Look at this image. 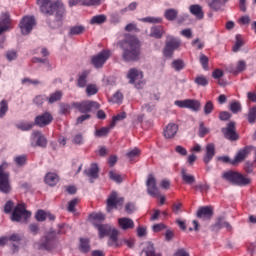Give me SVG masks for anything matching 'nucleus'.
Listing matches in <instances>:
<instances>
[{
	"label": "nucleus",
	"instance_id": "obj_1",
	"mask_svg": "<svg viewBox=\"0 0 256 256\" xmlns=\"http://www.w3.org/2000/svg\"><path fill=\"white\" fill-rule=\"evenodd\" d=\"M37 4L40 7L43 15H50L46 23L50 29H59L63 27V19L65 18V5L61 1L51 2V0H37Z\"/></svg>",
	"mask_w": 256,
	"mask_h": 256
},
{
	"label": "nucleus",
	"instance_id": "obj_2",
	"mask_svg": "<svg viewBox=\"0 0 256 256\" xmlns=\"http://www.w3.org/2000/svg\"><path fill=\"white\" fill-rule=\"evenodd\" d=\"M118 46L122 50V60L125 63L141 61V41L136 37L119 41Z\"/></svg>",
	"mask_w": 256,
	"mask_h": 256
},
{
	"label": "nucleus",
	"instance_id": "obj_3",
	"mask_svg": "<svg viewBox=\"0 0 256 256\" xmlns=\"http://www.w3.org/2000/svg\"><path fill=\"white\" fill-rule=\"evenodd\" d=\"M222 179L230 183V185H238V187H245L251 183V179L246 178L241 173L233 170L224 172Z\"/></svg>",
	"mask_w": 256,
	"mask_h": 256
},
{
	"label": "nucleus",
	"instance_id": "obj_4",
	"mask_svg": "<svg viewBox=\"0 0 256 256\" xmlns=\"http://www.w3.org/2000/svg\"><path fill=\"white\" fill-rule=\"evenodd\" d=\"M31 217V212L25 208V204H17L10 216L13 223H27V220Z\"/></svg>",
	"mask_w": 256,
	"mask_h": 256
},
{
	"label": "nucleus",
	"instance_id": "obj_5",
	"mask_svg": "<svg viewBox=\"0 0 256 256\" xmlns=\"http://www.w3.org/2000/svg\"><path fill=\"white\" fill-rule=\"evenodd\" d=\"M7 167H9L7 162H3L0 165V193H4L5 195H9L13 190V187H11V181L9 180V172H5Z\"/></svg>",
	"mask_w": 256,
	"mask_h": 256
},
{
	"label": "nucleus",
	"instance_id": "obj_6",
	"mask_svg": "<svg viewBox=\"0 0 256 256\" xmlns=\"http://www.w3.org/2000/svg\"><path fill=\"white\" fill-rule=\"evenodd\" d=\"M57 240V233L50 231L42 236L37 243L40 251H53L55 249V241Z\"/></svg>",
	"mask_w": 256,
	"mask_h": 256
},
{
	"label": "nucleus",
	"instance_id": "obj_7",
	"mask_svg": "<svg viewBox=\"0 0 256 256\" xmlns=\"http://www.w3.org/2000/svg\"><path fill=\"white\" fill-rule=\"evenodd\" d=\"M181 47V39L175 36L168 35L166 37L165 46L163 49L164 57L171 58L177 49Z\"/></svg>",
	"mask_w": 256,
	"mask_h": 256
},
{
	"label": "nucleus",
	"instance_id": "obj_8",
	"mask_svg": "<svg viewBox=\"0 0 256 256\" xmlns=\"http://www.w3.org/2000/svg\"><path fill=\"white\" fill-rule=\"evenodd\" d=\"M72 107L77 109L79 113H91V111H97L101 105L97 101L85 100L82 102H73Z\"/></svg>",
	"mask_w": 256,
	"mask_h": 256
},
{
	"label": "nucleus",
	"instance_id": "obj_9",
	"mask_svg": "<svg viewBox=\"0 0 256 256\" xmlns=\"http://www.w3.org/2000/svg\"><path fill=\"white\" fill-rule=\"evenodd\" d=\"M221 133L227 141H239V133H237L235 121H230L226 124V127L221 128Z\"/></svg>",
	"mask_w": 256,
	"mask_h": 256
},
{
	"label": "nucleus",
	"instance_id": "obj_10",
	"mask_svg": "<svg viewBox=\"0 0 256 256\" xmlns=\"http://www.w3.org/2000/svg\"><path fill=\"white\" fill-rule=\"evenodd\" d=\"M174 105L180 107V109H190V111H194V113L201 111V101L196 99L176 100Z\"/></svg>",
	"mask_w": 256,
	"mask_h": 256
},
{
	"label": "nucleus",
	"instance_id": "obj_11",
	"mask_svg": "<svg viewBox=\"0 0 256 256\" xmlns=\"http://www.w3.org/2000/svg\"><path fill=\"white\" fill-rule=\"evenodd\" d=\"M111 57V53L108 50H102L97 55L92 56L91 58V64L95 69H101L103 68V65L107 63V60Z\"/></svg>",
	"mask_w": 256,
	"mask_h": 256
},
{
	"label": "nucleus",
	"instance_id": "obj_12",
	"mask_svg": "<svg viewBox=\"0 0 256 256\" xmlns=\"http://www.w3.org/2000/svg\"><path fill=\"white\" fill-rule=\"evenodd\" d=\"M37 25L34 16H25L20 21L19 27L21 29L22 35H29L33 31V27Z\"/></svg>",
	"mask_w": 256,
	"mask_h": 256
},
{
	"label": "nucleus",
	"instance_id": "obj_13",
	"mask_svg": "<svg viewBox=\"0 0 256 256\" xmlns=\"http://www.w3.org/2000/svg\"><path fill=\"white\" fill-rule=\"evenodd\" d=\"M123 203H125V198H119L117 192H112L107 199V212L110 213L112 209H118V207H123Z\"/></svg>",
	"mask_w": 256,
	"mask_h": 256
},
{
	"label": "nucleus",
	"instance_id": "obj_14",
	"mask_svg": "<svg viewBox=\"0 0 256 256\" xmlns=\"http://www.w3.org/2000/svg\"><path fill=\"white\" fill-rule=\"evenodd\" d=\"M223 228L227 231H233V226L225 219V216H218L216 222L210 227L214 233H219Z\"/></svg>",
	"mask_w": 256,
	"mask_h": 256
},
{
	"label": "nucleus",
	"instance_id": "obj_15",
	"mask_svg": "<svg viewBox=\"0 0 256 256\" xmlns=\"http://www.w3.org/2000/svg\"><path fill=\"white\" fill-rule=\"evenodd\" d=\"M147 193L150 197H159L160 192L157 188V179L153 174H149L146 180Z\"/></svg>",
	"mask_w": 256,
	"mask_h": 256
},
{
	"label": "nucleus",
	"instance_id": "obj_16",
	"mask_svg": "<svg viewBox=\"0 0 256 256\" xmlns=\"http://www.w3.org/2000/svg\"><path fill=\"white\" fill-rule=\"evenodd\" d=\"M53 123V115L50 112H44L34 119V125L36 127H47V125H51Z\"/></svg>",
	"mask_w": 256,
	"mask_h": 256
},
{
	"label": "nucleus",
	"instance_id": "obj_17",
	"mask_svg": "<svg viewBox=\"0 0 256 256\" xmlns=\"http://www.w3.org/2000/svg\"><path fill=\"white\" fill-rule=\"evenodd\" d=\"M251 151H253V146H246L240 149L234 159L231 161V165H239V163H243Z\"/></svg>",
	"mask_w": 256,
	"mask_h": 256
},
{
	"label": "nucleus",
	"instance_id": "obj_18",
	"mask_svg": "<svg viewBox=\"0 0 256 256\" xmlns=\"http://www.w3.org/2000/svg\"><path fill=\"white\" fill-rule=\"evenodd\" d=\"M196 217L209 221L213 217V208L211 206H202L197 210Z\"/></svg>",
	"mask_w": 256,
	"mask_h": 256
},
{
	"label": "nucleus",
	"instance_id": "obj_19",
	"mask_svg": "<svg viewBox=\"0 0 256 256\" xmlns=\"http://www.w3.org/2000/svg\"><path fill=\"white\" fill-rule=\"evenodd\" d=\"M229 0H210L208 1V7L216 13H223Z\"/></svg>",
	"mask_w": 256,
	"mask_h": 256
},
{
	"label": "nucleus",
	"instance_id": "obj_20",
	"mask_svg": "<svg viewBox=\"0 0 256 256\" xmlns=\"http://www.w3.org/2000/svg\"><path fill=\"white\" fill-rule=\"evenodd\" d=\"M84 175L89 177L90 183H93V179H99V165L92 163L89 168L84 170Z\"/></svg>",
	"mask_w": 256,
	"mask_h": 256
},
{
	"label": "nucleus",
	"instance_id": "obj_21",
	"mask_svg": "<svg viewBox=\"0 0 256 256\" xmlns=\"http://www.w3.org/2000/svg\"><path fill=\"white\" fill-rule=\"evenodd\" d=\"M215 153V144L208 143L206 145L205 154L203 156V162L205 163V165H209V163H211L213 157H215Z\"/></svg>",
	"mask_w": 256,
	"mask_h": 256
},
{
	"label": "nucleus",
	"instance_id": "obj_22",
	"mask_svg": "<svg viewBox=\"0 0 256 256\" xmlns=\"http://www.w3.org/2000/svg\"><path fill=\"white\" fill-rule=\"evenodd\" d=\"M163 35H165V27H163V25H154L150 28L149 37L162 39Z\"/></svg>",
	"mask_w": 256,
	"mask_h": 256
},
{
	"label": "nucleus",
	"instance_id": "obj_23",
	"mask_svg": "<svg viewBox=\"0 0 256 256\" xmlns=\"http://www.w3.org/2000/svg\"><path fill=\"white\" fill-rule=\"evenodd\" d=\"M177 131H179V126L175 123H170L164 129V137L165 139H173L175 135H177Z\"/></svg>",
	"mask_w": 256,
	"mask_h": 256
},
{
	"label": "nucleus",
	"instance_id": "obj_24",
	"mask_svg": "<svg viewBox=\"0 0 256 256\" xmlns=\"http://www.w3.org/2000/svg\"><path fill=\"white\" fill-rule=\"evenodd\" d=\"M189 11L191 15L196 17L199 21L205 17V12H203V7L199 4H192L189 6Z\"/></svg>",
	"mask_w": 256,
	"mask_h": 256
},
{
	"label": "nucleus",
	"instance_id": "obj_25",
	"mask_svg": "<svg viewBox=\"0 0 256 256\" xmlns=\"http://www.w3.org/2000/svg\"><path fill=\"white\" fill-rule=\"evenodd\" d=\"M118 225L123 231H129V229L135 228V222H133V219L127 217L119 218Z\"/></svg>",
	"mask_w": 256,
	"mask_h": 256
},
{
	"label": "nucleus",
	"instance_id": "obj_26",
	"mask_svg": "<svg viewBox=\"0 0 256 256\" xmlns=\"http://www.w3.org/2000/svg\"><path fill=\"white\" fill-rule=\"evenodd\" d=\"M127 79H129L131 85H135L137 79H143V72H140L137 68H131L128 71Z\"/></svg>",
	"mask_w": 256,
	"mask_h": 256
},
{
	"label": "nucleus",
	"instance_id": "obj_27",
	"mask_svg": "<svg viewBox=\"0 0 256 256\" xmlns=\"http://www.w3.org/2000/svg\"><path fill=\"white\" fill-rule=\"evenodd\" d=\"M32 137L36 139V146L42 147V149H45L47 147V138L41 131H34L32 133Z\"/></svg>",
	"mask_w": 256,
	"mask_h": 256
},
{
	"label": "nucleus",
	"instance_id": "obj_28",
	"mask_svg": "<svg viewBox=\"0 0 256 256\" xmlns=\"http://www.w3.org/2000/svg\"><path fill=\"white\" fill-rule=\"evenodd\" d=\"M0 27L6 31H9V29H11V15L9 14V12L1 14Z\"/></svg>",
	"mask_w": 256,
	"mask_h": 256
},
{
	"label": "nucleus",
	"instance_id": "obj_29",
	"mask_svg": "<svg viewBox=\"0 0 256 256\" xmlns=\"http://www.w3.org/2000/svg\"><path fill=\"white\" fill-rule=\"evenodd\" d=\"M145 253V256H161V254L155 252V245L152 242H146L144 248L141 251V255Z\"/></svg>",
	"mask_w": 256,
	"mask_h": 256
},
{
	"label": "nucleus",
	"instance_id": "obj_30",
	"mask_svg": "<svg viewBox=\"0 0 256 256\" xmlns=\"http://www.w3.org/2000/svg\"><path fill=\"white\" fill-rule=\"evenodd\" d=\"M105 220V214L103 213H92L89 215V221L92 223L94 227H97V225H101L103 221Z\"/></svg>",
	"mask_w": 256,
	"mask_h": 256
},
{
	"label": "nucleus",
	"instance_id": "obj_31",
	"mask_svg": "<svg viewBox=\"0 0 256 256\" xmlns=\"http://www.w3.org/2000/svg\"><path fill=\"white\" fill-rule=\"evenodd\" d=\"M95 228L98 229L100 239H103L111 234V226L107 224H98L95 226Z\"/></svg>",
	"mask_w": 256,
	"mask_h": 256
},
{
	"label": "nucleus",
	"instance_id": "obj_32",
	"mask_svg": "<svg viewBox=\"0 0 256 256\" xmlns=\"http://www.w3.org/2000/svg\"><path fill=\"white\" fill-rule=\"evenodd\" d=\"M110 237H109V241H108V245L109 247H113V245H115V247H119V230L117 229H112L110 231Z\"/></svg>",
	"mask_w": 256,
	"mask_h": 256
},
{
	"label": "nucleus",
	"instance_id": "obj_33",
	"mask_svg": "<svg viewBox=\"0 0 256 256\" xmlns=\"http://www.w3.org/2000/svg\"><path fill=\"white\" fill-rule=\"evenodd\" d=\"M181 177L185 185H193V183H195V176L187 173V169L185 168L181 169Z\"/></svg>",
	"mask_w": 256,
	"mask_h": 256
},
{
	"label": "nucleus",
	"instance_id": "obj_34",
	"mask_svg": "<svg viewBox=\"0 0 256 256\" xmlns=\"http://www.w3.org/2000/svg\"><path fill=\"white\" fill-rule=\"evenodd\" d=\"M45 183L50 187H55L59 183V176L56 173H47L45 176Z\"/></svg>",
	"mask_w": 256,
	"mask_h": 256
},
{
	"label": "nucleus",
	"instance_id": "obj_35",
	"mask_svg": "<svg viewBox=\"0 0 256 256\" xmlns=\"http://www.w3.org/2000/svg\"><path fill=\"white\" fill-rule=\"evenodd\" d=\"M164 17L167 21H175L179 17V10L175 8L166 9L164 12Z\"/></svg>",
	"mask_w": 256,
	"mask_h": 256
},
{
	"label": "nucleus",
	"instance_id": "obj_36",
	"mask_svg": "<svg viewBox=\"0 0 256 256\" xmlns=\"http://www.w3.org/2000/svg\"><path fill=\"white\" fill-rule=\"evenodd\" d=\"M90 240L88 238H80V251L81 253H89L91 251Z\"/></svg>",
	"mask_w": 256,
	"mask_h": 256
},
{
	"label": "nucleus",
	"instance_id": "obj_37",
	"mask_svg": "<svg viewBox=\"0 0 256 256\" xmlns=\"http://www.w3.org/2000/svg\"><path fill=\"white\" fill-rule=\"evenodd\" d=\"M111 129H113V127H111V124L108 127H102L100 129H96V131L94 132L95 137H107V135H109V133H111Z\"/></svg>",
	"mask_w": 256,
	"mask_h": 256
},
{
	"label": "nucleus",
	"instance_id": "obj_38",
	"mask_svg": "<svg viewBox=\"0 0 256 256\" xmlns=\"http://www.w3.org/2000/svg\"><path fill=\"white\" fill-rule=\"evenodd\" d=\"M107 21V16L105 14H100L93 16L90 20L91 25H103Z\"/></svg>",
	"mask_w": 256,
	"mask_h": 256
},
{
	"label": "nucleus",
	"instance_id": "obj_39",
	"mask_svg": "<svg viewBox=\"0 0 256 256\" xmlns=\"http://www.w3.org/2000/svg\"><path fill=\"white\" fill-rule=\"evenodd\" d=\"M246 117L250 125H253L254 123H256V106H252L251 108H249Z\"/></svg>",
	"mask_w": 256,
	"mask_h": 256
},
{
	"label": "nucleus",
	"instance_id": "obj_40",
	"mask_svg": "<svg viewBox=\"0 0 256 256\" xmlns=\"http://www.w3.org/2000/svg\"><path fill=\"white\" fill-rule=\"evenodd\" d=\"M62 97H63V92L56 91L50 94V97L46 99L48 100V103L53 104V103H57V101H61Z\"/></svg>",
	"mask_w": 256,
	"mask_h": 256
},
{
	"label": "nucleus",
	"instance_id": "obj_41",
	"mask_svg": "<svg viewBox=\"0 0 256 256\" xmlns=\"http://www.w3.org/2000/svg\"><path fill=\"white\" fill-rule=\"evenodd\" d=\"M229 110L234 114L241 113V110H242L241 102L237 100L232 101L229 105Z\"/></svg>",
	"mask_w": 256,
	"mask_h": 256
},
{
	"label": "nucleus",
	"instance_id": "obj_42",
	"mask_svg": "<svg viewBox=\"0 0 256 256\" xmlns=\"http://www.w3.org/2000/svg\"><path fill=\"white\" fill-rule=\"evenodd\" d=\"M7 111H9V102L7 100L3 99L0 102V119H3L5 115H7Z\"/></svg>",
	"mask_w": 256,
	"mask_h": 256
},
{
	"label": "nucleus",
	"instance_id": "obj_43",
	"mask_svg": "<svg viewBox=\"0 0 256 256\" xmlns=\"http://www.w3.org/2000/svg\"><path fill=\"white\" fill-rule=\"evenodd\" d=\"M109 179H111V181H114V183H123L124 179L123 176H121V174L116 173L115 171L111 170L109 173Z\"/></svg>",
	"mask_w": 256,
	"mask_h": 256
},
{
	"label": "nucleus",
	"instance_id": "obj_44",
	"mask_svg": "<svg viewBox=\"0 0 256 256\" xmlns=\"http://www.w3.org/2000/svg\"><path fill=\"white\" fill-rule=\"evenodd\" d=\"M194 83L199 87H207L209 85V80L204 75L197 76Z\"/></svg>",
	"mask_w": 256,
	"mask_h": 256
},
{
	"label": "nucleus",
	"instance_id": "obj_45",
	"mask_svg": "<svg viewBox=\"0 0 256 256\" xmlns=\"http://www.w3.org/2000/svg\"><path fill=\"white\" fill-rule=\"evenodd\" d=\"M140 21H142V23L157 24V23H163V18L148 16L140 19Z\"/></svg>",
	"mask_w": 256,
	"mask_h": 256
},
{
	"label": "nucleus",
	"instance_id": "obj_46",
	"mask_svg": "<svg viewBox=\"0 0 256 256\" xmlns=\"http://www.w3.org/2000/svg\"><path fill=\"white\" fill-rule=\"evenodd\" d=\"M14 162L18 167H25L27 165V155L16 156Z\"/></svg>",
	"mask_w": 256,
	"mask_h": 256
},
{
	"label": "nucleus",
	"instance_id": "obj_47",
	"mask_svg": "<svg viewBox=\"0 0 256 256\" xmlns=\"http://www.w3.org/2000/svg\"><path fill=\"white\" fill-rule=\"evenodd\" d=\"M244 43L243 40L241 39V35L237 34L236 35V42L232 48V51L234 53H238V51H240V49L243 47Z\"/></svg>",
	"mask_w": 256,
	"mask_h": 256
},
{
	"label": "nucleus",
	"instance_id": "obj_48",
	"mask_svg": "<svg viewBox=\"0 0 256 256\" xmlns=\"http://www.w3.org/2000/svg\"><path fill=\"white\" fill-rule=\"evenodd\" d=\"M87 72H83L78 80H77V86L80 87V88H84V87H87Z\"/></svg>",
	"mask_w": 256,
	"mask_h": 256
},
{
	"label": "nucleus",
	"instance_id": "obj_49",
	"mask_svg": "<svg viewBox=\"0 0 256 256\" xmlns=\"http://www.w3.org/2000/svg\"><path fill=\"white\" fill-rule=\"evenodd\" d=\"M33 127H35V122L34 123L21 122L20 124L17 125V128L20 129V131H31Z\"/></svg>",
	"mask_w": 256,
	"mask_h": 256
},
{
	"label": "nucleus",
	"instance_id": "obj_50",
	"mask_svg": "<svg viewBox=\"0 0 256 256\" xmlns=\"http://www.w3.org/2000/svg\"><path fill=\"white\" fill-rule=\"evenodd\" d=\"M215 109V105H213V101L208 100L204 105V115H211L213 113V110Z\"/></svg>",
	"mask_w": 256,
	"mask_h": 256
},
{
	"label": "nucleus",
	"instance_id": "obj_51",
	"mask_svg": "<svg viewBox=\"0 0 256 256\" xmlns=\"http://www.w3.org/2000/svg\"><path fill=\"white\" fill-rule=\"evenodd\" d=\"M127 118V113L122 112L116 116H113L112 122L110 123V127H115L117 125V121H123V119Z\"/></svg>",
	"mask_w": 256,
	"mask_h": 256
},
{
	"label": "nucleus",
	"instance_id": "obj_52",
	"mask_svg": "<svg viewBox=\"0 0 256 256\" xmlns=\"http://www.w3.org/2000/svg\"><path fill=\"white\" fill-rule=\"evenodd\" d=\"M172 67L175 71H182V69H185V62L181 59L174 60L172 62Z\"/></svg>",
	"mask_w": 256,
	"mask_h": 256
},
{
	"label": "nucleus",
	"instance_id": "obj_53",
	"mask_svg": "<svg viewBox=\"0 0 256 256\" xmlns=\"http://www.w3.org/2000/svg\"><path fill=\"white\" fill-rule=\"evenodd\" d=\"M103 0H80L81 5L84 7H93L95 5H100Z\"/></svg>",
	"mask_w": 256,
	"mask_h": 256
},
{
	"label": "nucleus",
	"instance_id": "obj_54",
	"mask_svg": "<svg viewBox=\"0 0 256 256\" xmlns=\"http://www.w3.org/2000/svg\"><path fill=\"white\" fill-rule=\"evenodd\" d=\"M136 210H137V207H135V203H133V202L126 203V205L124 207V211L128 215H133V213H135Z\"/></svg>",
	"mask_w": 256,
	"mask_h": 256
},
{
	"label": "nucleus",
	"instance_id": "obj_55",
	"mask_svg": "<svg viewBox=\"0 0 256 256\" xmlns=\"http://www.w3.org/2000/svg\"><path fill=\"white\" fill-rule=\"evenodd\" d=\"M84 31V26H73L70 28L69 35H81Z\"/></svg>",
	"mask_w": 256,
	"mask_h": 256
},
{
	"label": "nucleus",
	"instance_id": "obj_56",
	"mask_svg": "<svg viewBox=\"0 0 256 256\" xmlns=\"http://www.w3.org/2000/svg\"><path fill=\"white\" fill-rule=\"evenodd\" d=\"M36 221H39L40 223H43L47 219V212L45 210H38L35 214Z\"/></svg>",
	"mask_w": 256,
	"mask_h": 256
},
{
	"label": "nucleus",
	"instance_id": "obj_57",
	"mask_svg": "<svg viewBox=\"0 0 256 256\" xmlns=\"http://www.w3.org/2000/svg\"><path fill=\"white\" fill-rule=\"evenodd\" d=\"M200 63L204 71H209V57H207L205 54H200Z\"/></svg>",
	"mask_w": 256,
	"mask_h": 256
},
{
	"label": "nucleus",
	"instance_id": "obj_58",
	"mask_svg": "<svg viewBox=\"0 0 256 256\" xmlns=\"http://www.w3.org/2000/svg\"><path fill=\"white\" fill-rule=\"evenodd\" d=\"M98 92H99V89H97V86L95 84H89L86 87V93L88 97H91V95H97Z\"/></svg>",
	"mask_w": 256,
	"mask_h": 256
},
{
	"label": "nucleus",
	"instance_id": "obj_59",
	"mask_svg": "<svg viewBox=\"0 0 256 256\" xmlns=\"http://www.w3.org/2000/svg\"><path fill=\"white\" fill-rule=\"evenodd\" d=\"M209 184H198L193 186L194 191H200V193H207L209 191Z\"/></svg>",
	"mask_w": 256,
	"mask_h": 256
},
{
	"label": "nucleus",
	"instance_id": "obj_60",
	"mask_svg": "<svg viewBox=\"0 0 256 256\" xmlns=\"http://www.w3.org/2000/svg\"><path fill=\"white\" fill-rule=\"evenodd\" d=\"M45 99H47L45 95H37L33 99V104L37 105V107H41V105L45 103Z\"/></svg>",
	"mask_w": 256,
	"mask_h": 256
},
{
	"label": "nucleus",
	"instance_id": "obj_61",
	"mask_svg": "<svg viewBox=\"0 0 256 256\" xmlns=\"http://www.w3.org/2000/svg\"><path fill=\"white\" fill-rule=\"evenodd\" d=\"M79 203V198H74L68 203V208L67 210L69 213H75V207Z\"/></svg>",
	"mask_w": 256,
	"mask_h": 256
},
{
	"label": "nucleus",
	"instance_id": "obj_62",
	"mask_svg": "<svg viewBox=\"0 0 256 256\" xmlns=\"http://www.w3.org/2000/svg\"><path fill=\"white\" fill-rule=\"evenodd\" d=\"M13 207H15V203L12 200H8L4 205V213L9 215L13 211Z\"/></svg>",
	"mask_w": 256,
	"mask_h": 256
},
{
	"label": "nucleus",
	"instance_id": "obj_63",
	"mask_svg": "<svg viewBox=\"0 0 256 256\" xmlns=\"http://www.w3.org/2000/svg\"><path fill=\"white\" fill-rule=\"evenodd\" d=\"M207 133H209V129H207L205 127V124H203V122H200L199 132H198L199 137H205V135H207Z\"/></svg>",
	"mask_w": 256,
	"mask_h": 256
},
{
	"label": "nucleus",
	"instance_id": "obj_64",
	"mask_svg": "<svg viewBox=\"0 0 256 256\" xmlns=\"http://www.w3.org/2000/svg\"><path fill=\"white\" fill-rule=\"evenodd\" d=\"M219 119L220 121H229V119H231V113L228 111H221L219 113Z\"/></svg>",
	"mask_w": 256,
	"mask_h": 256
}]
</instances>
